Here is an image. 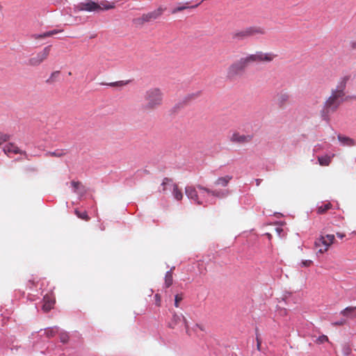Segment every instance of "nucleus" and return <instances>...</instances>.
Masks as SVG:
<instances>
[{
    "label": "nucleus",
    "instance_id": "a211bd4d",
    "mask_svg": "<svg viewBox=\"0 0 356 356\" xmlns=\"http://www.w3.org/2000/svg\"><path fill=\"white\" fill-rule=\"evenodd\" d=\"M175 183L172 179L168 177H165L162 183L161 184V188L159 189V193L165 194L167 193L168 190H170L174 186Z\"/></svg>",
    "mask_w": 356,
    "mask_h": 356
},
{
    "label": "nucleus",
    "instance_id": "423d86ee",
    "mask_svg": "<svg viewBox=\"0 0 356 356\" xmlns=\"http://www.w3.org/2000/svg\"><path fill=\"white\" fill-rule=\"evenodd\" d=\"M51 45L44 47L41 51L33 54L27 60V65L30 67H38L49 58L51 50Z\"/></svg>",
    "mask_w": 356,
    "mask_h": 356
},
{
    "label": "nucleus",
    "instance_id": "4468645a",
    "mask_svg": "<svg viewBox=\"0 0 356 356\" xmlns=\"http://www.w3.org/2000/svg\"><path fill=\"white\" fill-rule=\"evenodd\" d=\"M185 193L186 196L194 201L197 204H202V202L200 200L199 196L196 188L192 186H188L185 188Z\"/></svg>",
    "mask_w": 356,
    "mask_h": 356
},
{
    "label": "nucleus",
    "instance_id": "f8f14e48",
    "mask_svg": "<svg viewBox=\"0 0 356 356\" xmlns=\"http://www.w3.org/2000/svg\"><path fill=\"white\" fill-rule=\"evenodd\" d=\"M229 140L233 143L243 145L251 142V140H252V136L241 134L238 132H234L230 136Z\"/></svg>",
    "mask_w": 356,
    "mask_h": 356
},
{
    "label": "nucleus",
    "instance_id": "c85d7f7f",
    "mask_svg": "<svg viewBox=\"0 0 356 356\" xmlns=\"http://www.w3.org/2000/svg\"><path fill=\"white\" fill-rule=\"evenodd\" d=\"M58 332V327H49L45 330V334H46L47 337H48V338L54 337Z\"/></svg>",
    "mask_w": 356,
    "mask_h": 356
},
{
    "label": "nucleus",
    "instance_id": "473e14b6",
    "mask_svg": "<svg viewBox=\"0 0 356 356\" xmlns=\"http://www.w3.org/2000/svg\"><path fill=\"white\" fill-rule=\"evenodd\" d=\"M127 84V82L124 81H115L106 83V85L111 86V87H122Z\"/></svg>",
    "mask_w": 356,
    "mask_h": 356
},
{
    "label": "nucleus",
    "instance_id": "e433bc0d",
    "mask_svg": "<svg viewBox=\"0 0 356 356\" xmlns=\"http://www.w3.org/2000/svg\"><path fill=\"white\" fill-rule=\"evenodd\" d=\"M183 300L182 294H177L175 297V306L176 307H179V302Z\"/></svg>",
    "mask_w": 356,
    "mask_h": 356
},
{
    "label": "nucleus",
    "instance_id": "f704fd0d",
    "mask_svg": "<svg viewBox=\"0 0 356 356\" xmlns=\"http://www.w3.org/2000/svg\"><path fill=\"white\" fill-rule=\"evenodd\" d=\"M10 138V135L0 133V145H1L3 143L9 140Z\"/></svg>",
    "mask_w": 356,
    "mask_h": 356
},
{
    "label": "nucleus",
    "instance_id": "c756f323",
    "mask_svg": "<svg viewBox=\"0 0 356 356\" xmlns=\"http://www.w3.org/2000/svg\"><path fill=\"white\" fill-rule=\"evenodd\" d=\"M99 11L107 10L115 8L113 3H109L108 1H102L100 4Z\"/></svg>",
    "mask_w": 356,
    "mask_h": 356
},
{
    "label": "nucleus",
    "instance_id": "79ce46f5",
    "mask_svg": "<svg viewBox=\"0 0 356 356\" xmlns=\"http://www.w3.org/2000/svg\"><path fill=\"white\" fill-rule=\"evenodd\" d=\"M312 264V260H305V261H302V265L305 267L310 266Z\"/></svg>",
    "mask_w": 356,
    "mask_h": 356
},
{
    "label": "nucleus",
    "instance_id": "72a5a7b5",
    "mask_svg": "<svg viewBox=\"0 0 356 356\" xmlns=\"http://www.w3.org/2000/svg\"><path fill=\"white\" fill-rule=\"evenodd\" d=\"M59 337L60 341L63 343H67L69 340V335L65 332H60Z\"/></svg>",
    "mask_w": 356,
    "mask_h": 356
},
{
    "label": "nucleus",
    "instance_id": "dca6fc26",
    "mask_svg": "<svg viewBox=\"0 0 356 356\" xmlns=\"http://www.w3.org/2000/svg\"><path fill=\"white\" fill-rule=\"evenodd\" d=\"M4 153L10 156L11 154H24L26 155V152L20 150L17 146H16L14 143H8L6 145L4 146L3 149Z\"/></svg>",
    "mask_w": 356,
    "mask_h": 356
},
{
    "label": "nucleus",
    "instance_id": "cd10ccee",
    "mask_svg": "<svg viewBox=\"0 0 356 356\" xmlns=\"http://www.w3.org/2000/svg\"><path fill=\"white\" fill-rule=\"evenodd\" d=\"M332 207V205L330 202L323 204L317 208V213L319 214H323L325 213L327 210L330 209Z\"/></svg>",
    "mask_w": 356,
    "mask_h": 356
},
{
    "label": "nucleus",
    "instance_id": "9b49d317",
    "mask_svg": "<svg viewBox=\"0 0 356 356\" xmlns=\"http://www.w3.org/2000/svg\"><path fill=\"white\" fill-rule=\"evenodd\" d=\"M75 9L78 11L99 12L100 5L92 0H86L76 6Z\"/></svg>",
    "mask_w": 356,
    "mask_h": 356
},
{
    "label": "nucleus",
    "instance_id": "6ab92c4d",
    "mask_svg": "<svg viewBox=\"0 0 356 356\" xmlns=\"http://www.w3.org/2000/svg\"><path fill=\"white\" fill-rule=\"evenodd\" d=\"M55 304V300L49 295L44 296L43 298L42 310L44 312L50 311Z\"/></svg>",
    "mask_w": 356,
    "mask_h": 356
},
{
    "label": "nucleus",
    "instance_id": "6e6552de",
    "mask_svg": "<svg viewBox=\"0 0 356 356\" xmlns=\"http://www.w3.org/2000/svg\"><path fill=\"white\" fill-rule=\"evenodd\" d=\"M334 235L333 234L321 236L315 241L314 246L318 252L323 254L328 250L329 248L334 243Z\"/></svg>",
    "mask_w": 356,
    "mask_h": 356
},
{
    "label": "nucleus",
    "instance_id": "c03bdc74",
    "mask_svg": "<svg viewBox=\"0 0 356 356\" xmlns=\"http://www.w3.org/2000/svg\"><path fill=\"white\" fill-rule=\"evenodd\" d=\"M59 71H56V72H54L51 75V78L54 77V76H58L59 74Z\"/></svg>",
    "mask_w": 356,
    "mask_h": 356
},
{
    "label": "nucleus",
    "instance_id": "4c0bfd02",
    "mask_svg": "<svg viewBox=\"0 0 356 356\" xmlns=\"http://www.w3.org/2000/svg\"><path fill=\"white\" fill-rule=\"evenodd\" d=\"M350 47L353 49H356V31L354 33L353 36L350 41Z\"/></svg>",
    "mask_w": 356,
    "mask_h": 356
},
{
    "label": "nucleus",
    "instance_id": "37998d69",
    "mask_svg": "<svg viewBox=\"0 0 356 356\" xmlns=\"http://www.w3.org/2000/svg\"><path fill=\"white\" fill-rule=\"evenodd\" d=\"M275 232L279 235H281V233L283 232V229L281 227H277L275 228Z\"/></svg>",
    "mask_w": 356,
    "mask_h": 356
},
{
    "label": "nucleus",
    "instance_id": "2eb2a0df",
    "mask_svg": "<svg viewBox=\"0 0 356 356\" xmlns=\"http://www.w3.org/2000/svg\"><path fill=\"white\" fill-rule=\"evenodd\" d=\"M291 95L286 91H280L276 95V102L277 104L282 107L290 102Z\"/></svg>",
    "mask_w": 356,
    "mask_h": 356
},
{
    "label": "nucleus",
    "instance_id": "9d476101",
    "mask_svg": "<svg viewBox=\"0 0 356 356\" xmlns=\"http://www.w3.org/2000/svg\"><path fill=\"white\" fill-rule=\"evenodd\" d=\"M352 78L353 76L350 72L343 73L340 78L338 79L336 87L333 89L346 95L345 90L346 86L348 83L352 80Z\"/></svg>",
    "mask_w": 356,
    "mask_h": 356
},
{
    "label": "nucleus",
    "instance_id": "7ed1b4c3",
    "mask_svg": "<svg viewBox=\"0 0 356 356\" xmlns=\"http://www.w3.org/2000/svg\"><path fill=\"white\" fill-rule=\"evenodd\" d=\"M246 67L247 65H245L242 58L232 63L226 70V79L229 81H234L236 80L244 73Z\"/></svg>",
    "mask_w": 356,
    "mask_h": 356
},
{
    "label": "nucleus",
    "instance_id": "de8ad7c7",
    "mask_svg": "<svg viewBox=\"0 0 356 356\" xmlns=\"http://www.w3.org/2000/svg\"><path fill=\"white\" fill-rule=\"evenodd\" d=\"M266 235H267V236H268V239H269V240H270V239H271V238H272V235H271V234L267 233V234H266Z\"/></svg>",
    "mask_w": 356,
    "mask_h": 356
},
{
    "label": "nucleus",
    "instance_id": "ddd939ff",
    "mask_svg": "<svg viewBox=\"0 0 356 356\" xmlns=\"http://www.w3.org/2000/svg\"><path fill=\"white\" fill-rule=\"evenodd\" d=\"M197 188L200 191H203L207 193L208 194H210V195H211L214 197H218V198H225V197H227L228 195L229 194V191L228 189L220 190V191L211 190V189L207 188L206 187H204L201 185H197Z\"/></svg>",
    "mask_w": 356,
    "mask_h": 356
},
{
    "label": "nucleus",
    "instance_id": "49530a36",
    "mask_svg": "<svg viewBox=\"0 0 356 356\" xmlns=\"http://www.w3.org/2000/svg\"><path fill=\"white\" fill-rule=\"evenodd\" d=\"M261 181H262V179H256V184H257V186H259V184H261Z\"/></svg>",
    "mask_w": 356,
    "mask_h": 356
},
{
    "label": "nucleus",
    "instance_id": "a19ab883",
    "mask_svg": "<svg viewBox=\"0 0 356 356\" xmlns=\"http://www.w3.org/2000/svg\"><path fill=\"white\" fill-rule=\"evenodd\" d=\"M154 298H155V304L156 305V306L159 307L161 305V296L159 294L156 293L155 296H154Z\"/></svg>",
    "mask_w": 356,
    "mask_h": 356
},
{
    "label": "nucleus",
    "instance_id": "58836bf2",
    "mask_svg": "<svg viewBox=\"0 0 356 356\" xmlns=\"http://www.w3.org/2000/svg\"><path fill=\"white\" fill-rule=\"evenodd\" d=\"M327 341H328V337L326 335H321L316 339L318 343H323Z\"/></svg>",
    "mask_w": 356,
    "mask_h": 356
},
{
    "label": "nucleus",
    "instance_id": "f03ea898",
    "mask_svg": "<svg viewBox=\"0 0 356 356\" xmlns=\"http://www.w3.org/2000/svg\"><path fill=\"white\" fill-rule=\"evenodd\" d=\"M345 95L332 89L330 95L326 99L321 111V118L323 120L329 121L330 115L337 111L343 102Z\"/></svg>",
    "mask_w": 356,
    "mask_h": 356
},
{
    "label": "nucleus",
    "instance_id": "5701e85b",
    "mask_svg": "<svg viewBox=\"0 0 356 356\" xmlns=\"http://www.w3.org/2000/svg\"><path fill=\"white\" fill-rule=\"evenodd\" d=\"M232 179V176L226 175L225 177L218 178L214 182V184L216 186H221L222 187H226Z\"/></svg>",
    "mask_w": 356,
    "mask_h": 356
},
{
    "label": "nucleus",
    "instance_id": "0eeeda50",
    "mask_svg": "<svg viewBox=\"0 0 356 356\" xmlns=\"http://www.w3.org/2000/svg\"><path fill=\"white\" fill-rule=\"evenodd\" d=\"M165 10V8L160 6L159 8L151 12L143 14L140 17L135 19L134 22L136 24L143 25L145 23L154 21L161 17Z\"/></svg>",
    "mask_w": 356,
    "mask_h": 356
},
{
    "label": "nucleus",
    "instance_id": "39448f33",
    "mask_svg": "<svg viewBox=\"0 0 356 356\" xmlns=\"http://www.w3.org/2000/svg\"><path fill=\"white\" fill-rule=\"evenodd\" d=\"M266 34L264 28L257 26L246 27L233 34L232 38L237 40H243L250 37Z\"/></svg>",
    "mask_w": 356,
    "mask_h": 356
},
{
    "label": "nucleus",
    "instance_id": "393cba45",
    "mask_svg": "<svg viewBox=\"0 0 356 356\" xmlns=\"http://www.w3.org/2000/svg\"><path fill=\"white\" fill-rule=\"evenodd\" d=\"M172 195L175 200L177 201H180L183 199V193L181 190L178 187V185L177 184H175L174 186L172 187Z\"/></svg>",
    "mask_w": 356,
    "mask_h": 356
},
{
    "label": "nucleus",
    "instance_id": "a18cd8bd",
    "mask_svg": "<svg viewBox=\"0 0 356 356\" xmlns=\"http://www.w3.org/2000/svg\"><path fill=\"white\" fill-rule=\"evenodd\" d=\"M337 236L340 238H343L345 236V234L341 233H337Z\"/></svg>",
    "mask_w": 356,
    "mask_h": 356
},
{
    "label": "nucleus",
    "instance_id": "1a4fd4ad",
    "mask_svg": "<svg viewBox=\"0 0 356 356\" xmlns=\"http://www.w3.org/2000/svg\"><path fill=\"white\" fill-rule=\"evenodd\" d=\"M181 323H183L184 324L186 333L188 336H191V331L188 326L187 320L182 314H177L176 313H174L172 314L171 320L168 323V326L170 329H175Z\"/></svg>",
    "mask_w": 356,
    "mask_h": 356
},
{
    "label": "nucleus",
    "instance_id": "a878e982",
    "mask_svg": "<svg viewBox=\"0 0 356 356\" xmlns=\"http://www.w3.org/2000/svg\"><path fill=\"white\" fill-rule=\"evenodd\" d=\"M332 157L327 155L323 156H318V161L319 164L322 166H327L331 162Z\"/></svg>",
    "mask_w": 356,
    "mask_h": 356
},
{
    "label": "nucleus",
    "instance_id": "bb28decb",
    "mask_svg": "<svg viewBox=\"0 0 356 356\" xmlns=\"http://www.w3.org/2000/svg\"><path fill=\"white\" fill-rule=\"evenodd\" d=\"M173 282L172 270L168 271L165 276V286L166 288L170 287Z\"/></svg>",
    "mask_w": 356,
    "mask_h": 356
},
{
    "label": "nucleus",
    "instance_id": "b1692460",
    "mask_svg": "<svg viewBox=\"0 0 356 356\" xmlns=\"http://www.w3.org/2000/svg\"><path fill=\"white\" fill-rule=\"evenodd\" d=\"M338 140L344 145L353 146L355 145V141L353 138L340 134L338 135Z\"/></svg>",
    "mask_w": 356,
    "mask_h": 356
},
{
    "label": "nucleus",
    "instance_id": "f3484780",
    "mask_svg": "<svg viewBox=\"0 0 356 356\" xmlns=\"http://www.w3.org/2000/svg\"><path fill=\"white\" fill-rule=\"evenodd\" d=\"M345 319L353 320L356 318V307H347L340 312Z\"/></svg>",
    "mask_w": 356,
    "mask_h": 356
},
{
    "label": "nucleus",
    "instance_id": "2f4dec72",
    "mask_svg": "<svg viewBox=\"0 0 356 356\" xmlns=\"http://www.w3.org/2000/svg\"><path fill=\"white\" fill-rule=\"evenodd\" d=\"M66 152H65V150H57V151H55V152H48L47 154L48 156H55V157H61L64 155H65Z\"/></svg>",
    "mask_w": 356,
    "mask_h": 356
},
{
    "label": "nucleus",
    "instance_id": "c9c22d12",
    "mask_svg": "<svg viewBox=\"0 0 356 356\" xmlns=\"http://www.w3.org/2000/svg\"><path fill=\"white\" fill-rule=\"evenodd\" d=\"M197 329H198V330H201V331H202V332H204V331H205V327H204V326L203 325H202V324H195V325L194 326V327H193V328H191V329L190 328V330H191V333H192L193 332H196Z\"/></svg>",
    "mask_w": 356,
    "mask_h": 356
},
{
    "label": "nucleus",
    "instance_id": "f257e3e1",
    "mask_svg": "<svg viewBox=\"0 0 356 356\" xmlns=\"http://www.w3.org/2000/svg\"><path fill=\"white\" fill-rule=\"evenodd\" d=\"M163 99L164 93L160 88H149L143 94L144 104L142 109L146 112H152L163 104Z\"/></svg>",
    "mask_w": 356,
    "mask_h": 356
},
{
    "label": "nucleus",
    "instance_id": "aec40b11",
    "mask_svg": "<svg viewBox=\"0 0 356 356\" xmlns=\"http://www.w3.org/2000/svg\"><path fill=\"white\" fill-rule=\"evenodd\" d=\"M188 3L186 2L185 3H179L178 6L174 8L172 10H171V13L175 15V14H177V13H179V12H181L186 9H188V8H197L199 5V4H196V5H194V6H188Z\"/></svg>",
    "mask_w": 356,
    "mask_h": 356
},
{
    "label": "nucleus",
    "instance_id": "4be33fe9",
    "mask_svg": "<svg viewBox=\"0 0 356 356\" xmlns=\"http://www.w3.org/2000/svg\"><path fill=\"white\" fill-rule=\"evenodd\" d=\"M62 31H59V30H52V31H47V32H44V33H42V34H34L33 35V38L35 39V40H41V39H44V38H46L47 37H51L55 34H57L60 32H61Z\"/></svg>",
    "mask_w": 356,
    "mask_h": 356
},
{
    "label": "nucleus",
    "instance_id": "412c9836",
    "mask_svg": "<svg viewBox=\"0 0 356 356\" xmlns=\"http://www.w3.org/2000/svg\"><path fill=\"white\" fill-rule=\"evenodd\" d=\"M72 186L74 188V192L83 195L86 193V191L85 187L82 185L80 181H72L71 182Z\"/></svg>",
    "mask_w": 356,
    "mask_h": 356
},
{
    "label": "nucleus",
    "instance_id": "20e7f679",
    "mask_svg": "<svg viewBox=\"0 0 356 356\" xmlns=\"http://www.w3.org/2000/svg\"><path fill=\"white\" fill-rule=\"evenodd\" d=\"M277 55L272 52H263L261 51H256L254 54H249L248 56L242 58L245 65H248L253 63H270L275 58Z\"/></svg>",
    "mask_w": 356,
    "mask_h": 356
},
{
    "label": "nucleus",
    "instance_id": "ea45409f",
    "mask_svg": "<svg viewBox=\"0 0 356 356\" xmlns=\"http://www.w3.org/2000/svg\"><path fill=\"white\" fill-rule=\"evenodd\" d=\"M347 323V320L345 319V318H342L338 321H336L334 323H332L333 325L334 326H341V325H343Z\"/></svg>",
    "mask_w": 356,
    "mask_h": 356
},
{
    "label": "nucleus",
    "instance_id": "7c9ffc66",
    "mask_svg": "<svg viewBox=\"0 0 356 356\" xmlns=\"http://www.w3.org/2000/svg\"><path fill=\"white\" fill-rule=\"evenodd\" d=\"M74 212L78 218H79L82 220H84L86 221H88L90 220V218L88 216V213L86 211H80L78 209H76Z\"/></svg>",
    "mask_w": 356,
    "mask_h": 356
}]
</instances>
